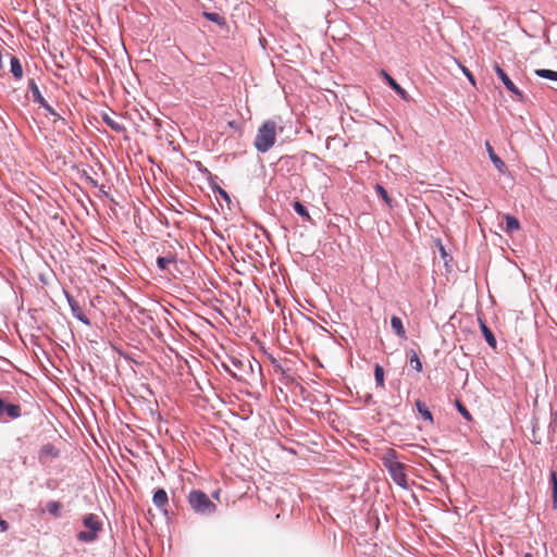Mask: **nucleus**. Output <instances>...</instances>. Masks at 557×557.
I'll list each match as a JSON object with an SVG mask.
<instances>
[{
    "label": "nucleus",
    "mask_w": 557,
    "mask_h": 557,
    "mask_svg": "<svg viewBox=\"0 0 557 557\" xmlns=\"http://www.w3.org/2000/svg\"><path fill=\"white\" fill-rule=\"evenodd\" d=\"M276 140V123L274 121H265L258 129L255 138V147L261 152H268Z\"/></svg>",
    "instance_id": "obj_2"
},
{
    "label": "nucleus",
    "mask_w": 557,
    "mask_h": 557,
    "mask_svg": "<svg viewBox=\"0 0 557 557\" xmlns=\"http://www.w3.org/2000/svg\"><path fill=\"white\" fill-rule=\"evenodd\" d=\"M64 295H65L67 304L71 308V312H72L73 317L76 318L82 323H84L85 325H89L90 320L84 313L79 304L74 299V297L69 292L64 290Z\"/></svg>",
    "instance_id": "obj_6"
},
{
    "label": "nucleus",
    "mask_w": 557,
    "mask_h": 557,
    "mask_svg": "<svg viewBox=\"0 0 557 557\" xmlns=\"http://www.w3.org/2000/svg\"><path fill=\"white\" fill-rule=\"evenodd\" d=\"M218 193L224 200H226L227 202L231 201L228 194L221 187H218Z\"/></svg>",
    "instance_id": "obj_32"
},
{
    "label": "nucleus",
    "mask_w": 557,
    "mask_h": 557,
    "mask_svg": "<svg viewBox=\"0 0 557 557\" xmlns=\"http://www.w3.org/2000/svg\"><path fill=\"white\" fill-rule=\"evenodd\" d=\"M391 326L398 337L406 338V330H405L403 321L399 317H396V315L392 317Z\"/></svg>",
    "instance_id": "obj_16"
},
{
    "label": "nucleus",
    "mask_w": 557,
    "mask_h": 557,
    "mask_svg": "<svg viewBox=\"0 0 557 557\" xmlns=\"http://www.w3.org/2000/svg\"><path fill=\"white\" fill-rule=\"evenodd\" d=\"M552 496H553V507L556 509L557 508V488H555V491H552Z\"/></svg>",
    "instance_id": "obj_34"
},
{
    "label": "nucleus",
    "mask_w": 557,
    "mask_h": 557,
    "mask_svg": "<svg viewBox=\"0 0 557 557\" xmlns=\"http://www.w3.org/2000/svg\"><path fill=\"white\" fill-rule=\"evenodd\" d=\"M414 405H416V408H417L418 412L421 414V417L424 420H426V421L432 423L433 422V416H432V412L426 407V405L422 400H420V399L416 400Z\"/></svg>",
    "instance_id": "obj_17"
},
{
    "label": "nucleus",
    "mask_w": 557,
    "mask_h": 557,
    "mask_svg": "<svg viewBox=\"0 0 557 557\" xmlns=\"http://www.w3.org/2000/svg\"><path fill=\"white\" fill-rule=\"evenodd\" d=\"M59 456L58 449L50 443L44 445L39 453V459L41 461L48 459V458H57Z\"/></svg>",
    "instance_id": "obj_15"
},
{
    "label": "nucleus",
    "mask_w": 557,
    "mask_h": 557,
    "mask_svg": "<svg viewBox=\"0 0 557 557\" xmlns=\"http://www.w3.org/2000/svg\"><path fill=\"white\" fill-rule=\"evenodd\" d=\"M550 484L552 491H555V488H557V473L555 471L550 472Z\"/></svg>",
    "instance_id": "obj_31"
},
{
    "label": "nucleus",
    "mask_w": 557,
    "mask_h": 557,
    "mask_svg": "<svg viewBox=\"0 0 557 557\" xmlns=\"http://www.w3.org/2000/svg\"><path fill=\"white\" fill-rule=\"evenodd\" d=\"M438 250H440L441 257L444 260L445 265H448V262L451 261V258L448 256V253L446 251V246H438Z\"/></svg>",
    "instance_id": "obj_28"
},
{
    "label": "nucleus",
    "mask_w": 557,
    "mask_h": 557,
    "mask_svg": "<svg viewBox=\"0 0 557 557\" xmlns=\"http://www.w3.org/2000/svg\"><path fill=\"white\" fill-rule=\"evenodd\" d=\"M203 16L212 22V23H215L216 25L219 26H222L225 24V20L224 17H222L219 13H215V12H205L203 13Z\"/></svg>",
    "instance_id": "obj_24"
},
{
    "label": "nucleus",
    "mask_w": 557,
    "mask_h": 557,
    "mask_svg": "<svg viewBox=\"0 0 557 557\" xmlns=\"http://www.w3.org/2000/svg\"><path fill=\"white\" fill-rule=\"evenodd\" d=\"M374 377L376 386L384 387V369L379 363L374 366Z\"/></svg>",
    "instance_id": "obj_23"
},
{
    "label": "nucleus",
    "mask_w": 557,
    "mask_h": 557,
    "mask_svg": "<svg viewBox=\"0 0 557 557\" xmlns=\"http://www.w3.org/2000/svg\"><path fill=\"white\" fill-rule=\"evenodd\" d=\"M494 67H495V72H496L497 77L503 82L505 87L509 91H511L513 95H516L518 100H522L523 99L522 92L517 88V86L508 77V75L505 73V71L498 64H495Z\"/></svg>",
    "instance_id": "obj_8"
},
{
    "label": "nucleus",
    "mask_w": 557,
    "mask_h": 557,
    "mask_svg": "<svg viewBox=\"0 0 557 557\" xmlns=\"http://www.w3.org/2000/svg\"><path fill=\"white\" fill-rule=\"evenodd\" d=\"M485 148L494 166L500 174H505L507 171L506 163L494 152V149L488 141L485 143Z\"/></svg>",
    "instance_id": "obj_10"
},
{
    "label": "nucleus",
    "mask_w": 557,
    "mask_h": 557,
    "mask_svg": "<svg viewBox=\"0 0 557 557\" xmlns=\"http://www.w3.org/2000/svg\"><path fill=\"white\" fill-rule=\"evenodd\" d=\"M383 75L386 78V82L388 83L391 88L393 90H395V92L398 96H400L404 100L408 101V94H407V91L392 76H389L386 72L383 71Z\"/></svg>",
    "instance_id": "obj_14"
},
{
    "label": "nucleus",
    "mask_w": 557,
    "mask_h": 557,
    "mask_svg": "<svg viewBox=\"0 0 557 557\" xmlns=\"http://www.w3.org/2000/svg\"><path fill=\"white\" fill-rule=\"evenodd\" d=\"M410 366L418 372H421L422 371V362L419 358V356L417 355L416 351H411V355H410Z\"/></svg>",
    "instance_id": "obj_26"
},
{
    "label": "nucleus",
    "mask_w": 557,
    "mask_h": 557,
    "mask_svg": "<svg viewBox=\"0 0 557 557\" xmlns=\"http://www.w3.org/2000/svg\"><path fill=\"white\" fill-rule=\"evenodd\" d=\"M83 525L85 531H79L76 537L82 543H91L98 540L99 533L102 531V522L95 513H88L83 518Z\"/></svg>",
    "instance_id": "obj_4"
},
{
    "label": "nucleus",
    "mask_w": 557,
    "mask_h": 557,
    "mask_svg": "<svg viewBox=\"0 0 557 557\" xmlns=\"http://www.w3.org/2000/svg\"><path fill=\"white\" fill-rule=\"evenodd\" d=\"M525 557H532L531 554H527Z\"/></svg>",
    "instance_id": "obj_36"
},
{
    "label": "nucleus",
    "mask_w": 557,
    "mask_h": 557,
    "mask_svg": "<svg viewBox=\"0 0 557 557\" xmlns=\"http://www.w3.org/2000/svg\"><path fill=\"white\" fill-rule=\"evenodd\" d=\"M383 466L386 468L392 480L400 487L408 488V481L406 468L403 462L398 460L397 453L389 448L381 457Z\"/></svg>",
    "instance_id": "obj_1"
},
{
    "label": "nucleus",
    "mask_w": 557,
    "mask_h": 557,
    "mask_svg": "<svg viewBox=\"0 0 557 557\" xmlns=\"http://www.w3.org/2000/svg\"><path fill=\"white\" fill-rule=\"evenodd\" d=\"M505 220H506V231L507 232H513V231L519 230L520 223L517 218H515L513 215L507 214Z\"/></svg>",
    "instance_id": "obj_22"
},
{
    "label": "nucleus",
    "mask_w": 557,
    "mask_h": 557,
    "mask_svg": "<svg viewBox=\"0 0 557 557\" xmlns=\"http://www.w3.org/2000/svg\"><path fill=\"white\" fill-rule=\"evenodd\" d=\"M153 505L161 510L162 512L166 513V505L169 503L168 493L163 488H158L152 497Z\"/></svg>",
    "instance_id": "obj_9"
},
{
    "label": "nucleus",
    "mask_w": 557,
    "mask_h": 557,
    "mask_svg": "<svg viewBox=\"0 0 557 557\" xmlns=\"http://www.w3.org/2000/svg\"><path fill=\"white\" fill-rule=\"evenodd\" d=\"M535 75L541 77V78H545V79H550V81H556L557 82V72L553 71V70L539 69V70H535Z\"/></svg>",
    "instance_id": "obj_21"
},
{
    "label": "nucleus",
    "mask_w": 557,
    "mask_h": 557,
    "mask_svg": "<svg viewBox=\"0 0 557 557\" xmlns=\"http://www.w3.org/2000/svg\"><path fill=\"white\" fill-rule=\"evenodd\" d=\"M457 408H458V411L467 419V420H471V414L470 412L467 410V408L459 401H457Z\"/></svg>",
    "instance_id": "obj_29"
},
{
    "label": "nucleus",
    "mask_w": 557,
    "mask_h": 557,
    "mask_svg": "<svg viewBox=\"0 0 557 557\" xmlns=\"http://www.w3.org/2000/svg\"><path fill=\"white\" fill-rule=\"evenodd\" d=\"M438 250H440L441 257L444 260L445 265H448V262L451 261V258L448 256V253L446 251V246H438Z\"/></svg>",
    "instance_id": "obj_27"
},
{
    "label": "nucleus",
    "mask_w": 557,
    "mask_h": 557,
    "mask_svg": "<svg viewBox=\"0 0 557 557\" xmlns=\"http://www.w3.org/2000/svg\"><path fill=\"white\" fill-rule=\"evenodd\" d=\"M10 65H11V73H12V75L15 78H17V79L22 78V76H23V67H22V64H21L20 60L16 57L11 55V58H10Z\"/></svg>",
    "instance_id": "obj_18"
},
{
    "label": "nucleus",
    "mask_w": 557,
    "mask_h": 557,
    "mask_svg": "<svg viewBox=\"0 0 557 557\" xmlns=\"http://www.w3.org/2000/svg\"><path fill=\"white\" fill-rule=\"evenodd\" d=\"M61 504L55 500H50L46 505V510L52 515L53 517L58 518L61 516Z\"/></svg>",
    "instance_id": "obj_20"
},
{
    "label": "nucleus",
    "mask_w": 557,
    "mask_h": 557,
    "mask_svg": "<svg viewBox=\"0 0 557 557\" xmlns=\"http://www.w3.org/2000/svg\"><path fill=\"white\" fill-rule=\"evenodd\" d=\"M28 90L32 94L33 101L38 103L41 108H44L49 114L60 117L55 110L42 97L38 85L35 79L28 81Z\"/></svg>",
    "instance_id": "obj_5"
},
{
    "label": "nucleus",
    "mask_w": 557,
    "mask_h": 557,
    "mask_svg": "<svg viewBox=\"0 0 557 557\" xmlns=\"http://www.w3.org/2000/svg\"><path fill=\"white\" fill-rule=\"evenodd\" d=\"M295 212L302 218L304 221H311V216L307 207L300 201H295L293 205Z\"/></svg>",
    "instance_id": "obj_19"
},
{
    "label": "nucleus",
    "mask_w": 557,
    "mask_h": 557,
    "mask_svg": "<svg viewBox=\"0 0 557 557\" xmlns=\"http://www.w3.org/2000/svg\"><path fill=\"white\" fill-rule=\"evenodd\" d=\"M462 72L463 74L467 76V78L469 79V82L472 84V85H475V81H474V76L472 75V73L465 66H462Z\"/></svg>",
    "instance_id": "obj_30"
},
{
    "label": "nucleus",
    "mask_w": 557,
    "mask_h": 557,
    "mask_svg": "<svg viewBox=\"0 0 557 557\" xmlns=\"http://www.w3.org/2000/svg\"><path fill=\"white\" fill-rule=\"evenodd\" d=\"M101 117H102L103 122L106 123V125L109 126L112 131H114L116 133L125 132V126L123 125V123H121L119 120L112 117L110 114L102 113Z\"/></svg>",
    "instance_id": "obj_13"
},
{
    "label": "nucleus",
    "mask_w": 557,
    "mask_h": 557,
    "mask_svg": "<svg viewBox=\"0 0 557 557\" xmlns=\"http://www.w3.org/2000/svg\"><path fill=\"white\" fill-rule=\"evenodd\" d=\"M188 504L196 513L201 516L213 515L216 510V505L200 490L189 492Z\"/></svg>",
    "instance_id": "obj_3"
},
{
    "label": "nucleus",
    "mask_w": 557,
    "mask_h": 557,
    "mask_svg": "<svg viewBox=\"0 0 557 557\" xmlns=\"http://www.w3.org/2000/svg\"><path fill=\"white\" fill-rule=\"evenodd\" d=\"M22 414L21 406L14 404H8L4 401L2 397H0V421H3V418L7 417L9 419H17Z\"/></svg>",
    "instance_id": "obj_7"
},
{
    "label": "nucleus",
    "mask_w": 557,
    "mask_h": 557,
    "mask_svg": "<svg viewBox=\"0 0 557 557\" xmlns=\"http://www.w3.org/2000/svg\"><path fill=\"white\" fill-rule=\"evenodd\" d=\"M227 250H230L232 252V255H236L238 252V250L242 249V246H232V245H228L226 246Z\"/></svg>",
    "instance_id": "obj_33"
},
{
    "label": "nucleus",
    "mask_w": 557,
    "mask_h": 557,
    "mask_svg": "<svg viewBox=\"0 0 557 557\" xmlns=\"http://www.w3.org/2000/svg\"><path fill=\"white\" fill-rule=\"evenodd\" d=\"M213 496H214L215 498H219V493H218V492H216V493H214V494H213Z\"/></svg>",
    "instance_id": "obj_35"
},
{
    "label": "nucleus",
    "mask_w": 557,
    "mask_h": 557,
    "mask_svg": "<svg viewBox=\"0 0 557 557\" xmlns=\"http://www.w3.org/2000/svg\"><path fill=\"white\" fill-rule=\"evenodd\" d=\"M478 320H479L481 332H482L486 343L488 344L490 347L496 348L497 342H496V338H495L493 332L488 329V326L486 325L484 320H482L481 318H479Z\"/></svg>",
    "instance_id": "obj_12"
},
{
    "label": "nucleus",
    "mask_w": 557,
    "mask_h": 557,
    "mask_svg": "<svg viewBox=\"0 0 557 557\" xmlns=\"http://www.w3.org/2000/svg\"><path fill=\"white\" fill-rule=\"evenodd\" d=\"M375 190H376V194L384 200V202L387 206L392 207V199L389 198L386 189L382 185L376 184Z\"/></svg>",
    "instance_id": "obj_25"
},
{
    "label": "nucleus",
    "mask_w": 557,
    "mask_h": 557,
    "mask_svg": "<svg viewBox=\"0 0 557 557\" xmlns=\"http://www.w3.org/2000/svg\"><path fill=\"white\" fill-rule=\"evenodd\" d=\"M175 264H176V257L172 253L157 258V265L163 272L166 271V272L171 273V265H175Z\"/></svg>",
    "instance_id": "obj_11"
}]
</instances>
